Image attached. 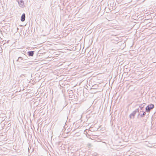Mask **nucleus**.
I'll list each match as a JSON object with an SVG mask.
<instances>
[{
  "label": "nucleus",
  "instance_id": "f257e3e1",
  "mask_svg": "<svg viewBox=\"0 0 156 156\" xmlns=\"http://www.w3.org/2000/svg\"><path fill=\"white\" fill-rule=\"evenodd\" d=\"M154 107V104H151L148 105L145 108V111L146 112H149L150 110L153 109Z\"/></svg>",
  "mask_w": 156,
  "mask_h": 156
},
{
  "label": "nucleus",
  "instance_id": "f03ea898",
  "mask_svg": "<svg viewBox=\"0 0 156 156\" xmlns=\"http://www.w3.org/2000/svg\"><path fill=\"white\" fill-rule=\"evenodd\" d=\"M139 112V108L136 109L133 111L129 115V117L131 119H133L134 118L135 115L137 112Z\"/></svg>",
  "mask_w": 156,
  "mask_h": 156
},
{
  "label": "nucleus",
  "instance_id": "7ed1b4c3",
  "mask_svg": "<svg viewBox=\"0 0 156 156\" xmlns=\"http://www.w3.org/2000/svg\"><path fill=\"white\" fill-rule=\"evenodd\" d=\"M17 2H18L20 7L22 8H23L25 7L24 0H20Z\"/></svg>",
  "mask_w": 156,
  "mask_h": 156
},
{
  "label": "nucleus",
  "instance_id": "20e7f679",
  "mask_svg": "<svg viewBox=\"0 0 156 156\" xmlns=\"http://www.w3.org/2000/svg\"><path fill=\"white\" fill-rule=\"evenodd\" d=\"M146 114V111L143 112V111H140L138 115V117L140 115L141 118L143 117Z\"/></svg>",
  "mask_w": 156,
  "mask_h": 156
},
{
  "label": "nucleus",
  "instance_id": "39448f33",
  "mask_svg": "<svg viewBox=\"0 0 156 156\" xmlns=\"http://www.w3.org/2000/svg\"><path fill=\"white\" fill-rule=\"evenodd\" d=\"M34 51H30L27 52V55L29 56H33L34 54Z\"/></svg>",
  "mask_w": 156,
  "mask_h": 156
},
{
  "label": "nucleus",
  "instance_id": "423d86ee",
  "mask_svg": "<svg viewBox=\"0 0 156 156\" xmlns=\"http://www.w3.org/2000/svg\"><path fill=\"white\" fill-rule=\"evenodd\" d=\"M25 14L24 13L22 14L21 17V21L23 22L25 21Z\"/></svg>",
  "mask_w": 156,
  "mask_h": 156
},
{
  "label": "nucleus",
  "instance_id": "0eeeda50",
  "mask_svg": "<svg viewBox=\"0 0 156 156\" xmlns=\"http://www.w3.org/2000/svg\"><path fill=\"white\" fill-rule=\"evenodd\" d=\"M146 105V104L144 103L142 104L139 105V107L140 108L141 110H143L144 107Z\"/></svg>",
  "mask_w": 156,
  "mask_h": 156
},
{
  "label": "nucleus",
  "instance_id": "6e6552de",
  "mask_svg": "<svg viewBox=\"0 0 156 156\" xmlns=\"http://www.w3.org/2000/svg\"><path fill=\"white\" fill-rule=\"evenodd\" d=\"M24 59H25L21 57H19L18 59L17 60V61L20 62L21 60H23ZM25 60H26V59H25Z\"/></svg>",
  "mask_w": 156,
  "mask_h": 156
},
{
  "label": "nucleus",
  "instance_id": "1a4fd4ad",
  "mask_svg": "<svg viewBox=\"0 0 156 156\" xmlns=\"http://www.w3.org/2000/svg\"><path fill=\"white\" fill-rule=\"evenodd\" d=\"M87 146L88 148H90L92 146V145L90 143H89L87 144Z\"/></svg>",
  "mask_w": 156,
  "mask_h": 156
},
{
  "label": "nucleus",
  "instance_id": "9d476101",
  "mask_svg": "<svg viewBox=\"0 0 156 156\" xmlns=\"http://www.w3.org/2000/svg\"><path fill=\"white\" fill-rule=\"evenodd\" d=\"M93 89V88H91V90H92V89Z\"/></svg>",
  "mask_w": 156,
  "mask_h": 156
}]
</instances>
